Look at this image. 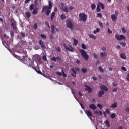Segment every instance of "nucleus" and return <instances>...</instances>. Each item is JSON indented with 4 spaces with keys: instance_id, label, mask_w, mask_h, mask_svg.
<instances>
[{
    "instance_id": "2f4dec72",
    "label": "nucleus",
    "mask_w": 129,
    "mask_h": 129,
    "mask_svg": "<svg viewBox=\"0 0 129 129\" xmlns=\"http://www.w3.org/2000/svg\"><path fill=\"white\" fill-rule=\"evenodd\" d=\"M91 8L92 10H95V8H96V6L94 4H92L91 5Z\"/></svg>"
},
{
    "instance_id": "3c124183",
    "label": "nucleus",
    "mask_w": 129,
    "mask_h": 129,
    "mask_svg": "<svg viewBox=\"0 0 129 129\" xmlns=\"http://www.w3.org/2000/svg\"><path fill=\"white\" fill-rule=\"evenodd\" d=\"M121 69L122 70H123V71H126L127 70L126 69V68H125V67H122Z\"/></svg>"
},
{
    "instance_id": "4d7b16f0",
    "label": "nucleus",
    "mask_w": 129,
    "mask_h": 129,
    "mask_svg": "<svg viewBox=\"0 0 129 129\" xmlns=\"http://www.w3.org/2000/svg\"><path fill=\"white\" fill-rule=\"evenodd\" d=\"M117 88H115L112 90L113 92H116V91H117Z\"/></svg>"
},
{
    "instance_id": "f257e3e1",
    "label": "nucleus",
    "mask_w": 129,
    "mask_h": 129,
    "mask_svg": "<svg viewBox=\"0 0 129 129\" xmlns=\"http://www.w3.org/2000/svg\"><path fill=\"white\" fill-rule=\"evenodd\" d=\"M53 8V4L52 2L50 1H48V6H43L42 9V13H44L45 11L46 12V16H50V13H51V9Z\"/></svg>"
},
{
    "instance_id": "37998d69",
    "label": "nucleus",
    "mask_w": 129,
    "mask_h": 129,
    "mask_svg": "<svg viewBox=\"0 0 129 129\" xmlns=\"http://www.w3.org/2000/svg\"><path fill=\"white\" fill-rule=\"evenodd\" d=\"M97 106L100 108V109H102V105L100 104H97Z\"/></svg>"
},
{
    "instance_id": "e433bc0d",
    "label": "nucleus",
    "mask_w": 129,
    "mask_h": 129,
    "mask_svg": "<svg viewBox=\"0 0 129 129\" xmlns=\"http://www.w3.org/2000/svg\"><path fill=\"white\" fill-rule=\"evenodd\" d=\"M97 18H102V14L101 13H99L97 14Z\"/></svg>"
},
{
    "instance_id": "aec40b11",
    "label": "nucleus",
    "mask_w": 129,
    "mask_h": 129,
    "mask_svg": "<svg viewBox=\"0 0 129 129\" xmlns=\"http://www.w3.org/2000/svg\"><path fill=\"white\" fill-rule=\"evenodd\" d=\"M25 16H26V18L29 19L30 18V17H31V14L29 12H25Z\"/></svg>"
},
{
    "instance_id": "a18cd8bd",
    "label": "nucleus",
    "mask_w": 129,
    "mask_h": 129,
    "mask_svg": "<svg viewBox=\"0 0 129 129\" xmlns=\"http://www.w3.org/2000/svg\"><path fill=\"white\" fill-rule=\"evenodd\" d=\"M51 60L52 61H54V62H57V58H56V57H53L51 58Z\"/></svg>"
},
{
    "instance_id": "a878e982",
    "label": "nucleus",
    "mask_w": 129,
    "mask_h": 129,
    "mask_svg": "<svg viewBox=\"0 0 129 129\" xmlns=\"http://www.w3.org/2000/svg\"><path fill=\"white\" fill-rule=\"evenodd\" d=\"M51 33H55V25H51Z\"/></svg>"
},
{
    "instance_id": "e2e57ef3",
    "label": "nucleus",
    "mask_w": 129,
    "mask_h": 129,
    "mask_svg": "<svg viewBox=\"0 0 129 129\" xmlns=\"http://www.w3.org/2000/svg\"><path fill=\"white\" fill-rule=\"evenodd\" d=\"M73 7H72V6H70L69 7V10H70L71 11H72V10H73Z\"/></svg>"
},
{
    "instance_id": "c756f323",
    "label": "nucleus",
    "mask_w": 129,
    "mask_h": 129,
    "mask_svg": "<svg viewBox=\"0 0 129 129\" xmlns=\"http://www.w3.org/2000/svg\"><path fill=\"white\" fill-rule=\"evenodd\" d=\"M96 10H97V12H98V13H99V12H100L101 11V10H100V6H99V5H97V9H96Z\"/></svg>"
},
{
    "instance_id": "423d86ee",
    "label": "nucleus",
    "mask_w": 129,
    "mask_h": 129,
    "mask_svg": "<svg viewBox=\"0 0 129 129\" xmlns=\"http://www.w3.org/2000/svg\"><path fill=\"white\" fill-rule=\"evenodd\" d=\"M66 25H67V28L72 30V28H73V24H72V23L71 22V20H67V21H66Z\"/></svg>"
},
{
    "instance_id": "c03bdc74",
    "label": "nucleus",
    "mask_w": 129,
    "mask_h": 129,
    "mask_svg": "<svg viewBox=\"0 0 129 129\" xmlns=\"http://www.w3.org/2000/svg\"><path fill=\"white\" fill-rule=\"evenodd\" d=\"M56 74L59 75V76H62V73H61V72L57 71L56 72Z\"/></svg>"
},
{
    "instance_id": "79ce46f5",
    "label": "nucleus",
    "mask_w": 129,
    "mask_h": 129,
    "mask_svg": "<svg viewBox=\"0 0 129 129\" xmlns=\"http://www.w3.org/2000/svg\"><path fill=\"white\" fill-rule=\"evenodd\" d=\"M40 37L42 38V39H46V38H47V36H46V35L43 34H41L40 35Z\"/></svg>"
},
{
    "instance_id": "c85d7f7f",
    "label": "nucleus",
    "mask_w": 129,
    "mask_h": 129,
    "mask_svg": "<svg viewBox=\"0 0 129 129\" xmlns=\"http://www.w3.org/2000/svg\"><path fill=\"white\" fill-rule=\"evenodd\" d=\"M34 4H32L31 5H30L29 7L30 11H33L34 10Z\"/></svg>"
},
{
    "instance_id": "680f3d73",
    "label": "nucleus",
    "mask_w": 129,
    "mask_h": 129,
    "mask_svg": "<svg viewBox=\"0 0 129 129\" xmlns=\"http://www.w3.org/2000/svg\"><path fill=\"white\" fill-rule=\"evenodd\" d=\"M99 25L100 27H101V28H103V25H102V23L101 22H99Z\"/></svg>"
},
{
    "instance_id": "b1692460",
    "label": "nucleus",
    "mask_w": 129,
    "mask_h": 129,
    "mask_svg": "<svg viewBox=\"0 0 129 129\" xmlns=\"http://www.w3.org/2000/svg\"><path fill=\"white\" fill-rule=\"evenodd\" d=\"M12 27H13V30H14V31H16L17 29V25H16L15 23L12 22Z\"/></svg>"
},
{
    "instance_id": "338daca9",
    "label": "nucleus",
    "mask_w": 129,
    "mask_h": 129,
    "mask_svg": "<svg viewBox=\"0 0 129 129\" xmlns=\"http://www.w3.org/2000/svg\"><path fill=\"white\" fill-rule=\"evenodd\" d=\"M102 50L104 52L105 51H106V48L104 47L102 48Z\"/></svg>"
},
{
    "instance_id": "dca6fc26",
    "label": "nucleus",
    "mask_w": 129,
    "mask_h": 129,
    "mask_svg": "<svg viewBox=\"0 0 129 129\" xmlns=\"http://www.w3.org/2000/svg\"><path fill=\"white\" fill-rule=\"evenodd\" d=\"M98 5H99V6H100L102 10H104L105 6H104V4H103V3H102L100 2H99Z\"/></svg>"
},
{
    "instance_id": "774afa93",
    "label": "nucleus",
    "mask_w": 129,
    "mask_h": 129,
    "mask_svg": "<svg viewBox=\"0 0 129 129\" xmlns=\"http://www.w3.org/2000/svg\"><path fill=\"white\" fill-rule=\"evenodd\" d=\"M126 79L128 81H129V73L127 74V77H126Z\"/></svg>"
},
{
    "instance_id": "ddd939ff",
    "label": "nucleus",
    "mask_w": 129,
    "mask_h": 129,
    "mask_svg": "<svg viewBox=\"0 0 129 129\" xmlns=\"http://www.w3.org/2000/svg\"><path fill=\"white\" fill-rule=\"evenodd\" d=\"M39 12V9L37 7L35 8L32 11V15H37Z\"/></svg>"
},
{
    "instance_id": "6ab92c4d",
    "label": "nucleus",
    "mask_w": 129,
    "mask_h": 129,
    "mask_svg": "<svg viewBox=\"0 0 129 129\" xmlns=\"http://www.w3.org/2000/svg\"><path fill=\"white\" fill-rule=\"evenodd\" d=\"M120 57L124 60H125V59H126V56H125V54L124 53H121L120 55Z\"/></svg>"
},
{
    "instance_id": "ea45409f",
    "label": "nucleus",
    "mask_w": 129,
    "mask_h": 129,
    "mask_svg": "<svg viewBox=\"0 0 129 129\" xmlns=\"http://www.w3.org/2000/svg\"><path fill=\"white\" fill-rule=\"evenodd\" d=\"M61 72L62 73V75H63V77H67V74H65V73H64V70H62Z\"/></svg>"
},
{
    "instance_id": "20e7f679",
    "label": "nucleus",
    "mask_w": 129,
    "mask_h": 129,
    "mask_svg": "<svg viewBox=\"0 0 129 129\" xmlns=\"http://www.w3.org/2000/svg\"><path fill=\"white\" fill-rule=\"evenodd\" d=\"M115 37L117 41H122V40H125V37L122 34H121L120 35L119 34H116Z\"/></svg>"
},
{
    "instance_id": "f3484780",
    "label": "nucleus",
    "mask_w": 129,
    "mask_h": 129,
    "mask_svg": "<svg viewBox=\"0 0 129 129\" xmlns=\"http://www.w3.org/2000/svg\"><path fill=\"white\" fill-rule=\"evenodd\" d=\"M103 94H104V91H100L98 93L99 97H102V95H103Z\"/></svg>"
},
{
    "instance_id": "cd10ccee",
    "label": "nucleus",
    "mask_w": 129,
    "mask_h": 129,
    "mask_svg": "<svg viewBox=\"0 0 129 129\" xmlns=\"http://www.w3.org/2000/svg\"><path fill=\"white\" fill-rule=\"evenodd\" d=\"M60 19L63 20H65V19H66V15H64V14H61L60 15Z\"/></svg>"
},
{
    "instance_id": "603ef678",
    "label": "nucleus",
    "mask_w": 129,
    "mask_h": 129,
    "mask_svg": "<svg viewBox=\"0 0 129 129\" xmlns=\"http://www.w3.org/2000/svg\"><path fill=\"white\" fill-rule=\"evenodd\" d=\"M45 24L46 25H47V26L48 27V28L50 29L51 28V27H50V25L49 24V23H48V22L45 21Z\"/></svg>"
},
{
    "instance_id": "7c9ffc66",
    "label": "nucleus",
    "mask_w": 129,
    "mask_h": 129,
    "mask_svg": "<svg viewBox=\"0 0 129 129\" xmlns=\"http://www.w3.org/2000/svg\"><path fill=\"white\" fill-rule=\"evenodd\" d=\"M99 32H100V29H99V28H96L95 30H94L93 31V33L94 34H96V33H99Z\"/></svg>"
},
{
    "instance_id": "9b49d317",
    "label": "nucleus",
    "mask_w": 129,
    "mask_h": 129,
    "mask_svg": "<svg viewBox=\"0 0 129 129\" xmlns=\"http://www.w3.org/2000/svg\"><path fill=\"white\" fill-rule=\"evenodd\" d=\"M111 18L113 22H116V20H117V16L115 14H112L111 15Z\"/></svg>"
},
{
    "instance_id": "bb28decb",
    "label": "nucleus",
    "mask_w": 129,
    "mask_h": 129,
    "mask_svg": "<svg viewBox=\"0 0 129 129\" xmlns=\"http://www.w3.org/2000/svg\"><path fill=\"white\" fill-rule=\"evenodd\" d=\"M89 38H92V39H94V40H96V36H94L93 34H89Z\"/></svg>"
},
{
    "instance_id": "a19ab883",
    "label": "nucleus",
    "mask_w": 129,
    "mask_h": 129,
    "mask_svg": "<svg viewBox=\"0 0 129 129\" xmlns=\"http://www.w3.org/2000/svg\"><path fill=\"white\" fill-rule=\"evenodd\" d=\"M81 46L82 49H84V50H86V46L85 45V44L83 43L82 44Z\"/></svg>"
},
{
    "instance_id": "09e8293b",
    "label": "nucleus",
    "mask_w": 129,
    "mask_h": 129,
    "mask_svg": "<svg viewBox=\"0 0 129 129\" xmlns=\"http://www.w3.org/2000/svg\"><path fill=\"white\" fill-rule=\"evenodd\" d=\"M42 59L43 60V61H47V56H46V55H44L43 57H42Z\"/></svg>"
},
{
    "instance_id": "f03ea898",
    "label": "nucleus",
    "mask_w": 129,
    "mask_h": 129,
    "mask_svg": "<svg viewBox=\"0 0 129 129\" xmlns=\"http://www.w3.org/2000/svg\"><path fill=\"white\" fill-rule=\"evenodd\" d=\"M79 52L81 54L82 57H83V59H84V60H86V61H88V58H89V55L87 54L86 51L83 49H80Z\"/></svg>"
},
{
    "instance_id": "393cba45",
    "label": "nucleus",
    "mask_w": 129,
    "mask_h": 129,
    "mask_svg": "<svg viewBox=\"0 0 129 129\" xmlns=\"http://www.w3.org/2000/svg\"><path fill=\"white\" fill-rule=\"evenodd\" d=\"M107 54L106 53H103V52H101L100 53V57L101 58H103V57H106Z\"/></svg>"
},
{
    "instance_id": "2eb2a0df",
    "label": "nucleus",
    "mask_w": 129,
    "mask_h": 129,
    "mask_svg": "<svg viewBox=\"0 0 129 129\" xmlns=\"http://www.w3.org/2000/svg\"><path fill=\"white\" fill-rule=\"evenodd\" d=\"M24 63L25 64V65L28 66V67H30V66H31V59L30 58H28V62L25 61Z\"/></svg>"
},
{
    "instance_id": "8fccbe9b",
    "label": "nucleus",
    "mask_w": 129,
    "mask_h": 129,
    "mask_svg": "<svg viewBox=\"0 0 129 129\" xmlns=\"http://www.w3.org/2000/svg\"><path fill=\"white\" fill-rule=\"evenodd\" d=\"M71 71H72V72H73V73H74V74H75V75H76V71H75V69H74V68H72Z\"/></svg>"
},
{
    "instance_id": "473e14b6",
    "label": "nucleus",
    "mask_w": 129,
    "mask_h": 129,
    "mask_svg": "<svg viewBox=\"0 0 129 129\" xmlns=\"http://www.w3.org/2000/svg\"><path fill=\"white\" fill-rule=\"evenodd\" d=\"M33 29L34 30H37V29H38V25L36 23H34L33 25Z\"/></svg>"
},
{
    "instance_id": "a211bd4d",
    "label": "nucleus",
    "mask_w": 129,
    "mask_h": 129,
    "mask_svg": "<svg viewBox=\"0 0 129 129\" xmlns=\"http://www.w3.org/2000/svg\"><path fill=\"white\" fill-rule=\"evenodd\" d=\"M101 89L102 90H105L106 92L108 91V88H107L106 86L104 85L101 87Z\"/></svg>"
},
{
    "instance_id": "412c9836",
    "label": "nucleus",
    "mask_w": 129,
    "mask_h": 129,
    "mask_svg": "<svg viewBox=\"0 0 129 129\" xmlns=\"http://www.w3.org/2000/svg\"><path fill=\"white\" fill-rule=\"evenodd\" d=\"M73 41H74L73 45L74 46H77V45L78 44V40H76V39L75 38H74Z\"/></svg>"
},
{
    "instance_id": "4c0bfd02",
    "label": "nucleus",
    "mask_w": 129,
    "mask_h": 129,
    "mask_svg": "<svg viewBox=\"0 0 129 129\" xmlns=\"http://www.w3.org/2000/svg\"><path fill=\"white\" fill-rule=\"evenodd\" d=\"M99 70H100V72H104V70L103 68H102V67H101V66L99 67Z\"/></svg>"
},
{
    "instance_id": "9d476101",
    "label": "nucleus",
    "mask_w": 129,
    "mask_h": 129,
    "mask_svg": "<svg viewBox=\"0 0 129 129\" xmlns=\"http://www.w3.org/2000/svg\"><path fill=\"white\" fill-rule=\"evenodd\" d=\"M86 114L87 115V116L91 119V116H92V113H91V111L90 110H86L85 111Z\"/></svg>"
},
{
    "instance_id": "69168bd1",
    "label": "nucleus",
    "mask_w": 129,
    "mask_h": 129,
    "mask_svg": "<svg viewBox=\"0 0 129 129\" xmlns=\"http://www.w3.org/2000/svg\"><path fill=\"white\" fill-rule=\"evenodd\" d=\"M56 50L58 51V52H60L61 51V48L60 47H57L56 48Z\"/></svg>"
},
{
    "instance_id": "052dcab7",
    "label": "nucleus",
    "mask_w": 129,
    "mask_h": 129,
    "mask_svg": "<svg viewBox=\"0 0 129 129\" xmlns=\"http://www.w3.org/2000/svg\"><path fill=\"white\" fill-rule=\"evenodd\" d=\"M80 105H81V107L82 108V109H84L85 108L82 103H80Z\"/></svg>"
},
{
    "instance_id": "6e6552de",
    "label": "nucleus",
    "mask_w": 129,
    "mask_h": 129,
    "mask_svg": "<svg viewBox=\"0 0 129 129\" xmlns=\"http://www.w3.org/2000/svg\"><path fill=\"white\" fill-rule=\"evenodd\" d=\"M85 90H86V91H88V93H91L92 92V89L90 88L89 86L87 85H85Z\"/></svg>"
},
{
    "instance_id": "0eeeda50",
    "label": "nucleus",
    "mask_w": 129,
    "mask_h": 129,
    "mask_svg": "<svg viewBox=\"0 0 129 129\" xmlns=\"http://www.w3.org/2000/svg\"><path fill=\"white\" fill-rule=\"evenodd\" d=\"M63 47H64L65 49H67V51H69L70 52H74V49H73V47L71 46H69V47H70L71 48H69V47H68L67 45H66V43H64L63 44Z\"/></svg>"
},
{
    "instance_id": "58836bf2",
    "label": "nucleus",
    "mask_w": 129,
    "mask_h": 129,
    "mask_svg": "<svg viewBox=\"0 0 129 129\" xmlns=\"http://www.w3.org/2000/svg\"><path fill=\"white\" fill-rule=\"evenodd\" d=\"M119 44H120V45H121L123 47H125V46H126V43H125L123 42H121L119 43Z\"/></svg>"
},
{
    "instance_id": "6e6d98bb",
    "label": "nucleus",
    "mask_w": 129,
    "mask_h": 129,
    "mask_svg": "<svg viewBox=\"0 0 129 129\" xmlns=\"http://www.w3.org/2000/svg\"><path fill=\"white\" fill-rule=\"evenodd\" d=\"M108 34H112V31L110 30L109 28L108 29Z\"/></svg>"
},
{
    "instance_id": "72a5a7b5",
    "label": "nucleus",
    "mask_w": 129,
    "mask_h": 129,
    "mask_svg": "<svg viewBox=\"0 0 129 129\" xmlns=\"http://www.w3.org/2000/svg\"><path fill=\"white\" fill-rule=\"evenodd\" d=\"M82 72H83V73H86V72H87V69H85L84 68H83L82 69Z\"/></svg>"
},
{
    "instance_id": "bf43d9fd",
    "label": "nucleus",
    "mask_w": 129,
    "mask_h": 129,
    "mask_svg": "<svg viewBox=\"0 0 129 129\" xmlns=\"http://www.w3.org/2000/svg\"><path fill=\"white\" fill-rule=\"evenodd\" d=\"M31 2V0H25L24 3L25 4H28V3H30Z\"/></svg>"
},
{
    "instance_id": "39448f33",
    "label": "nucleus",
    "mask_w": 129,
    "mask_h": 129,
    "mask_svg": "<svg viewBox=\"0 0 129 129\" xmlns=\"http://www.w3.org/2000/svg\"><path fill=\"white\" fill-rule=\"evenodd\" d=\"M60 6V9L62 10V12H65V13H68V12H69L68 9L67 8V6H65L64 3H61Z\"/></svg>"
},
{
    "instance_id": "13d9d810",
    "label": "nucleus",
    "mask_w": 129,
    "mask_h": 129,
    "mask_svg": "<svg viewBox=\"0 0 129 129\" xmlns=\"http://www.w3.org/2000/svg\"><path fill=\"white\" fill-rule=\"evenodd\" d=\"M4 38H6V39H9V36H8V35H7V34H4Z\"/></svg>"
},
{
    "instance_id": "864d4df0",
    "label": "nucleus",
    "mask_w": 129,
    "mask_h": 129,
    "mask_svg": "<svg viewBox=\"0 0 129 129\" xmlns=\"http://www.w3.org/2000/svg\"><path fill=\"white\" fill-rule=\"evenodd\" d=\"M10 35L11 37H14V35H15V32H14V31H11V32L10 33Z\"/></svg>"
},
{
    "instance_id": "c9c22d12",
    "label": "nucleus",
    "mask_w": 129,
    "mask_h": 129,
    "mask_svg": "<svg viewBox=\"0 0 129 129\" xmlns=\"http://www.w3.org/2000/svg\"><path fill=\"white\" fill-rule=\"evenodd\" d=\"M116 116V115L115 114V113H113L111 114V117L112 119H114Z\"/></svg>"
},
{
    "instance_id": "7ed1b4c3",
    "label": "nucleus",
    "mask_w": 129,
    "mask_h": 129,
    "mask_svg": "<svg viewBox=\"0 0 129 129\" xmlns=\"http://www.w3.org/2000/svg\"><path fill=\"white\" fill-rule=\"evenodd\" d=\"M79 20L82 22H86L87 20V15L84 13H81L79 14Z\"/></svg>"
},
{
    "instance_id": "49530a36",
    "label": "nucleus",
    "mask_w": 129,
    "mask_h": 129,
    "mask_svg": "<svg viewBox=\"0 0 129 129\" xmlns=\"http://www.w3.org/2000/svg\"><path fill=\"white\" fill-rule=\"evenodd\" d=\"M21 37H22V38H25V37L26 36L25 35V33H24L23 32H21Z\"/></svg>"
},
{
    "instance_id": "de8ad7c7",
    "label": "nucleus",
    "mask_w": 129,
    "mask_h": 129,
    "mask_svg": "<svg viewBox=\"0 0 129 129\" xmlns=\"http://www.w3.org/2000/svg\"><path fill=\"white\" fill-rule=\"evenodd\" d=\"M105 112H106L107 114H109V113H110V111H109V109H106Z\"/></svg>"
},
{
    "instance_id": "1a4fd4ad",
    "label": "nucleus",
    "mask_w": 129,
    "mask_h": 129,
    "mask_svg": "<svg viewBox=\"0 0 129 129\" xmlns=\"http://www.w3.org/2000/svg\"><path fill=\"white\" fill-rule=\"evenodd\" d=\"M39 45L42 49H46V46H45V43L42 40H40L39 42Z\"/></svg>"
},
{
    "instance_id": "5701e85b",
    "label": "nucleus",
    "mask_w": 129,
    "mask_h": 129,
    "mask_svg": "<svg viewBox=\"0 0 129 129\" xmlns=\"http://www.w3.org/2000/svg\"><path fill=\"white\" fill-rule=\"evenodd\" d=\"M105 125H106L107 127H110V122H109L108 120H106Z\"/></svg>"
},
{
    "instance_id": "f8f14e48",
    "label": "nucleus",
    "mask_w": 129,
    "mask_h": 129,
    "mask_svg": "<svg viewBox=\"0 0 129 129\" xmlns=\"http://www.w3.org/2000/svg\"><path fill=\"white\" fill-rule=\"evenodd\" d=\"M89 108H90V109H92L93 110H95V109H96L97 107L95 105H94V104H91L89 106Z\"/></svg>"
},
{
    "instance_id": "5fc2aeb1",
    "label": "nucleus",
    "mask_w": 129,
    "mask_h": 129,
    "mask_svg": "<svg viewBox=\"0 0 129 129\" xmlns=\"http://www.w3.org/2000/svg\"><path fill=\"white\" fill-rule=\"evenodd\" d=\"M93 56H94V58H95V59H98V58H97V54H96V53H94L93 54Z\"/></svg>"
},
{
    "instance_id": "4be33fe9",
    "label": "nucleus",
    "mask_w": 129,
    "mask_h": 129,
    "mask_svg": "<svg viewBox=\"0 0 129 129\" xmlns=\"http://www.w3.org/2000/svg\"><path fill=\"white\" fill-rule=\"evenodd\" d=\"M111 108H116L117 107V103L115 102L111 106Z\"/></svg>"
},
{
    "instance_id": "f704fd0d",
    "label": "nucleus",
    "mask_w": 129,
    "mask_h": 129,
    "mask_svg": "<svg viewBox=\"0 0 129 129\" xmlns=\"http://www.w3.org/2000/svg\"><path fill=\"white\" fill-rule=\"evenodd\" d=\"M121 30H122V32H123L124 34H125V33H127V31L126 30V29H125L124 27H122Z\"/></svg>"
},
{
    "instance_id": "0e129e2a",
    "label": "nucleus",
    "mask_w": 129,
    "mask_h": 129,
    "mask_svg": "<svg viewBox=\"0 0 129 129\" xmlns=\"http://www.w3.org/2000/svg\"><path fill=\"white\" fill-rule=\"evenodd\" d=\"M125 111H126V112H127L128 113H129V108L128 107L126 108Z\"/></svg>"
},
{
    "instance_id": "4468645a",
    "label": "nucleus",
    "mask_w": 129,
    "mask_h": 129,
    "mask_svg": "<svg viewBox=\"0 0 129 129\" xmlns=\"http://www.w3.org/2000/svg\"><path fill=\"white\" fill-rule=\"evenodd\" d=\"M56 16V13H55L54 12H52L51 15H50V20L51 21H54V19H55V16Z\"/></svg>"
}]
</instances>
